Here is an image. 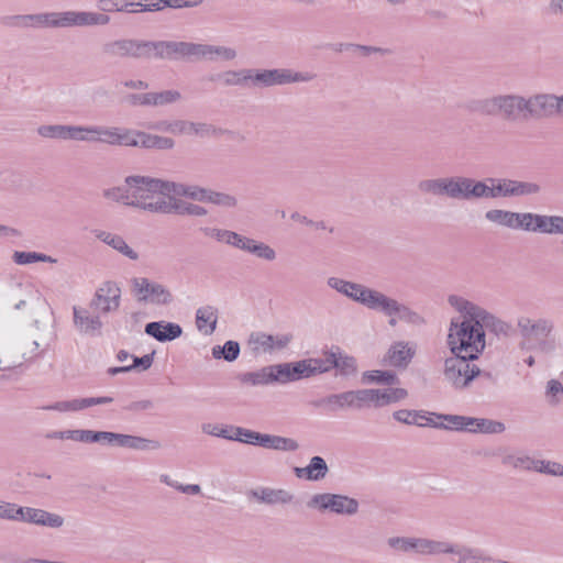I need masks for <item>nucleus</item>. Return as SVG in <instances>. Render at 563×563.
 Masks as SVG:
<instances>
[{
	"label": "nucleus",
	"mask_w": 563,
	"mask_h": 563,
	"mask_svg": "<svg viewBox=\"0 0 563 563\" xmlns=\"http://www.w3.org/2000/svg\"><path fill=\"white\" fill-rule=\"evenodd\" d=\"M450 306L459 313L450 321L446 345L451 354L478 358L486 347V332L507 335L510 324L461 296L451 295Z\"/></svg>",
	"instance_id": "obj_1"
},
{
	"label": "nucleus",
	"mask_w": 563,
	"mask_h": 563,
	"mask_svg": "<svg viewBox=\"0 0 563 563\" xmlns=\"http://www.w3.org/2000/svg\"><path fill=\"white\" fill-rule=\"evenodd\" d=\"M327 285L368 310L380 312L388 317V325L390 328H396L399 322L415 328L426 324V319L421 313L375 288L333 276L327 279Z\"/></svg>",
	"instance_id": "obj_2"
},
{
	"label": "nucleus",
	"mask_w": 563,
	"mask_h": 563,
	"mask_svg": "<svg viewBox=\"0 0 563 563\" xmlns=\"http://www.w3.org/2000/svg\"><path fill=\"white\" fill-rule=\"evenodd\" d=\"M125 183L130 185L131 207L151 213H173L170 188H174V181L132 175L125 178Z\"/></svg>",
	"instance_id": "obj_3"
},
{
	"label": "nucleus",
	"mask_w": 563,
	"mask_h": 563,
	"mask_svg": "<svg viewBox=\"0 0 563 563\" xmlns=\"http://www.w3.org/2000/svg\"><path fill=\"white\" fill-rule=\"evenodd\" d=\"M314 78L310 73H296L289 69H239L222 71L211 80H219L224 86H244L264 88L290 82H307Z\"/></svg>",
	"instance_id": "obj_4"
},
{
	"label": "nucleus",
	"mask_w": 563,
	"mask_h": 563,
	"mask_svg": "<svg viewBox=\"0 0 563 563\" xmlns=\"http://www.w3.org/2000/svg\"><path fill=\"white\" fill-rule=\"evenodd\" d=\"M516 325L521 351H537L543 354H552L555 351V342L550 338L554 331V322L551 319L520 316Z\"/></svg>",
	"instance_id": "obj_5"
},
{
	"label": "nucleus",
	"mask_w": 563,
	"mask_h": 563,
	"mask_svg": "<svg viewBox=\"0 0 563 563\" xmlns=\"http://www.w3.org/2000/svg\"><path fill=\"white\" fill-rule=\"evenodd\" d=\"M539 191L540 186L530 181L507 178H486L485 180L472 178V200L530 196Z\"/></svg>",
	"instance_id": "obj_6"
},
{
	"label": "nucleus",
	"mask_w": 563,
	"mask_h": 563,
	"mask_svg": "<svg viewBox=\"0 0 563 563\" xmlns=\"http://www.w3.org/2000/svg\"><path fill=\"white\" fill-rule=\"evenodd\" d=\"M473 110L482 115L497 117L514 121L526 119V98L520 95H497L479 99L473 103Z\"/></svg>",
	"instance_id": "obj_7"
},
{
	"label": "nucleus",
	"mask_w": 563,
	"mask_h": 563,
	"mask_svg": "<svg viewBox=\"0 0 563 563\" xmlns=\"http://www.w3.org/2000/svg\"><path fill=\"white\" fill-rule=\"evenodd\" d=\"M40 343L27 334L0 339V371L19 367L37 356Z\"/></svg>",
	"instance_id": "obj_8"
},
{
	"label": "nucleus",
	"mask_w": 563,
	"mask_h": 563,
	"mask_svg": "<svg viewBox=\"0 0 563 563\" xmlns=\"http://www.w3.org/2000/svg\"><path fill=\"white\" fill-rule=\"evenodd\" d=\"M420 192L433 196H446L455 200H472V178L465 176H452L442 178L423 179L419 181Z\"/></svg>",
	"instance_id": "obj_9"
},
{
	"label": "nucleus",
	"mask_w": 563,
	"mask_h": 563,
	"mask_svg": "<svg viewBox=\"0 0 563 563\" xmlns=\"http://www.w3.org/2000/svg\"><path fill=\"white\" fill-rule=\"evenodd\" d=\"M475 360L457 353L451 354L444 360L442 372L444 380L456 390L470 388L474 379L482 374V369L472 364Z\"/></svg>",
	"instance_id": "obj_10"
},
{
	"label": "nucleus",
	"mask_w": 563,
	"mask_h": 563,
	"mask_svg": "<svg viewBox=\"0 0 563 563\" xmlns=\"http://www.w3.org/2000/svg\"><path fill=\"white\" fill-rule=\"evenodd\" d=\"M308 508L320 512H331L342 516H353L358 511L355 498L331 493L314 494L307 503Z\"/></svg>",
	"instance_id": "obj_11"
},
{
	"label": "nucleus",
	"mask_w": 563,
	"mask_h": 563,
	"mask_svg": "<svg viewBox=\"0 0 563 563\" xmlns=\"http://www.w3.org/2000/svg\"><path fill=\"white\" fill-rule=\"evenodd\" d=\"M131 289L139 301L168 306L174 300L172 291L165 285L152 282L145 277L133 278L131 280Z\"/></svg>",
	"instance_id": "obj_12"
},
{
	"label": "nucleus",
	"mask_w": 563,
	"mask_h": 563,
	"mask_svg": "<svg viewBox=\"0 0 563 563\" xmlns=\"http://www.w3.org/2000/svg\"><path fill=\"white\" fill-rule=\"evenodd\" d=\"M122 290L117 282H103L93 292L89 308L101 316L114 313L121 306Z\"/></svg>",
	"instance_id": "obj_13"
},
{
	"label": "nucleus",
	"mask_w": 563,
	"mask_h": 563,
	"mask_svg": "<svg viewBox=\"0 0 563 563\" xmlns=\"http://www.w3.org/2000/svg\"><path fill=\"white\" fill-rule=\"evenodd\" d=\"M197 43L148 41V59H196Z\"/></svg>",
	"instance_id": "obj_14"
},
{
	"label": "nucleus",
	"mask_w": 563,
	"mask_h": 563,
	"mask_svg": "<svg viewBox=\"0 0 563 563\" xmlns=\"http://www.w3.org/2000/svg\"><path fill=\"white\" fill-rule=\"evenodd\" d=\"M439 418L446 422L445 428L456 431L501 433L505 430V424L503 422L489 419L457 415H440Z\"/></svg>",
	"instance_id": "obj_15"
},
{
	"label": "nucleus",
	"mask_w": 563,
	"mask_h": 563,
	"mask_svg": "<svg viewBox=\"0 0 563 563\" xmlns=\"http://www.w3.org/2000/svg\"><path fill=\"white\" fill-rule=\"evenodd\" d=\"M102 52L111 58L148 59V41L119 38L102 45Z\"/></svg>",
	"instance_id": "obj_16"
},
{
	"label": "nucleus",
	"mask_w": 563,
	"mask_h": 563,
	"mask_svg": "<svg viewBox=\"0 0 563 563\" xmlns=\"http://www.w3.org/2000/svg\"><path fill=\"white\" fill-rule=\"evenodd\" d=\"M292 335L288 333L267 334L265 332L251 333L247 345L254 354H272L284 350L291 342Z\"/></svg>",
	"instance_id": "obj_17"
},
{
	"label": "nucleus",
	"mask_w": 563,
	"mask_h": 563,
	"mask_svg": "<svg viewBox=\"0 0 563 563\" xmlns=\"http://www.w3.org/2000/svg\"><path fill=\"white\" fill-rule=\"evenodd\" d=\"M73 322L75 329L84 335H100L103 328L101 314L79 306L73 307Z\"/></svg>",
	"instance_id": "obj_18"
},
{
	"label": "nucleus",
	"mask_w": 563,
	"mask_h": 563,
	"mask_svg": "<svg viewBox=\"0 0 563 563\" xmlns=\"http://www.w3.org/2000/svg\"><path fill=\"white\" fill-rule=\"evenodd\" d=\"M320 404L327 407L329 411L361 410L365 407L363 389L331 394L324 397Z\"/></svg>",
	"instance_id": "obj_19"
},
{
	"label": "nucleus",
	"mask_w": 563,
	"mask_h": 563,
	"mask_svg": "<svg viewBox=\"0 0 563 563\" xmlns=\"http://www.w3.org/2000/svg\"><path fill=\"white\" fill-rule=\"evenodd\" d=\"M514 230L539 231L542 233L553 234V229L558 216H541L531 212L515 213Z\"/></svg>",
	"instance_id": "obj_20"
},
{
	"label": "nucleus",
	"mask_w": 563,
	"mask_h": 563,
	"mask_svg": "<svg viewBox=\"0 0 563 563\" xmlns=\"http://www.w3.org/2000/svg\"><path fill=\"white\" fill-rule=\"evenodd\" d=\"M526 119L549 118L558 113L556 95L537 93L526 98Z\"/></svg>",
	"instance_id": "obj_21"
},
{
	"label": "nucleus",
	"mask_w": 563,
	"mask_h": 563,
	"mask_svg": "<svg viewBox=\"0 0 563 563\" xmlns=\"http://www.w3.org/2000/svg\"><path fill=\"white\" fill-rule=\"evenodd\" d=\"M22 521L51 529H60L65 525V518L62 515L33 507H24Z\"/></svg>",
	"instance_id": "obj_22"
},
{
	"label": "nucleus",
	"mask_w": 563,
	"mask_h": 563,
	"mask_svg": "<svg viewBox=\"0 0 563 563\" xmlns=\"http://www.w3.org/2000/svg\"><path fill=\"white\" fill-rule=\"evenodd\" d=\"M363 395L365 407H384L405 399L408 391L405 388L363 389Z\"/></svg>",
	"instance_id": "obj_23"
},
{
	"label": "nucleus",
	"mask_w": 563,
	"mask_h": 563,
	"mask_svg": "<svg viewBox=\"0 0 563 563\" xmlns=\"http://www.w3.org/2000/svg\"><path fill=\"white\" fill-rule=\"evenodd\" d=\"M278 364L265 366L256 372L244 373L240 376V380L243 384L251 386H264L274 383L282 384V377H279Z\"/></svg>",
	"instance_id": "obj_24"
},
{
	"label": "nucleus",
	"mask_w": 563,
	"mask_h": 563,
	"mask_svg": "<svg viewBox=\"0 0 563 563\" xmlns=\"http://www.w3.org/2000/svg\"><path fill=\"white\" fill-rule=\"evenodd\" d=\"M252 496L258 503L271 506L288 505L294 500V495L289 490L283 488L260 487L252 490Z\"/></svg>",
	"instance_id": "obj_25"
},
{
	"label": "nucleus",
	"mask_w": 563,
	"mask_h": 563,
	"mask_svg": "<svg viewBox=\"0 0 563 563\" xmlns=\"http://www.w3.org/2000/svg\"><path fill=\"white\" fill-rule=\"evenodd\" d=\"M310 366L311 364L309 358L295 363H283L278 364L277 373H279V377H282V384H286L301 378L311 377L312 373Z\"/></svg>",
	"instance_id": "obj_26"
},
{
	"label": "nucleus",
	"mask_w": 563,
	"mask_h": 563,
	"mask_svg": "<svg viewBox=\"0 0 563 563\" xmlns=\"http://www.w3.org/2000/svg\"><path fill=\"white\" fill-rule=\"evenodd\" d=\"M145 333L159 342L173 341L183 334L179 324L165 321H154L145 325Z\"/></svg>",
	"instance_id": "obj_27"
},
{
	"label": "nucleus",
	"mask_w": 563,
	"mask_h": 563,
	"mask_svg": "<svg viewBox=\"0 0 563 563\" xmlns=\"http://www.w3.org/2000/svg\"><path fill=\"white\" fill-rule=\"evenodd\" d=\"M415 356V349L407 342L397 341L386 353L385 362L394 367L406 368Z\"/></svg>",
	"instance_id": "obj_28"
},
{
	"label": "nucleus",
	"mask_w": 563,
	"mask_h": 563,
	"mask_svg": "<svg viewBox=\"0 0 563 563\" xmlns=\"http://www.w3.org/2000/svg\"><path fill=\"white\" fill-rule=\"evenodd\" d=\"M236 249L253 254L257 258L267 262H273L277 257L276 251L271 245L244 235H241Z\"/></svg>",
	"instance_id": "obj_29"
},
{
	"label": "nucleus",
	"mask_w": 563,
	"mask_h": 563,
	"mask_svg": "<svg viewBox=\"0 0 563 563\" xmlns=\"http://www.w3.org/2000/svg\"><path fill=\"white\" fill-rule=\"evenodd\" d=\"M236 56L238 53L232 47L197 43L196 59L229 62L233 60Z\"/></svg>",
	"instance_id": "obj_30"
},
{
	"label": "nucleus",
	"mask_w": 563,
	"mask_h": 563,
	"mask_svg": "<svg viewBox=\"0 0 563 563\" xmlns=\"http://www.w3.org/2000/svg\"><path fill=\"white\" fill-rule=\"evenodd\" d=\"M452 555L457 558V563H504L503 560H494L485 555L481 550L453 542Z\"/></svg>",
	"instance_id": "obj_31"
},
{
	"label": "nucleus",
	"mask_w": 563,
	"mask_h": 563,
	"mask_svg": "<svg viewBox=\"0 0 563 563\" xmlns=\"http://www.w3.org/2000/svg\"><path fill=\"white\" fill-rule=\"evenodd\" d=\"M96 238L131 261H137L140 258L139 253L134 251L119 234L99 231L96 234Z\"/></svg>",
	"instance_id": "obj_32"
},
{
	"label": "nucleus",
	"mask_w": 563,
	"mask_h": 563,
	"mask_svg": "<svg viewBox=\"0 0 563 563\" xmlns=\"http://www.w3.org/2000/svg\"><path fill=\"white\" fill-rule=\"evenodd\" d=\"M112 446L129 448L133 450H157L161 448V444L155 440L114 432Z\"/></svg>",
	"instance_id": "obj_33"
},
{
	"label": "nucleus",
	"mask_w": 563,
	"mask_h": 563,
	"mask_svg": "<svg viewBox=\"0 0 563 563\" xmlns=\"http://www.w3.org/2000/svg\"><path fill=\"white\" fill-rule=\"evenodd\" d=\"M453 550V542L434 540L428 538L417 539L416 553L420 555H441L451 554Z\"/></svg>",
	"instance_id": "obj_34"
},
{
	"label": "nucleus",
	"mask_w": 563,
	"mask_h": 563,
	"mask_svg": "<svg viewBox=\"0 0 563 563\" xmlns=\"http://www.w3.org/2000/svg\"><path fill=\"white\" fill-rule=\"evenodd\" d=\"M256 445L277 451H296L299 444L291 438L260 433L256 438Z\"/></svg>",
	"instance_id": "obj_35"
},
{
	"label": "nucleus",
	"mask_w": 563,
	"mask_h": 563,
	"mask_svg": "<svg viewBox=\"0 0 563 563\" xmlns=\"http://www.w3.org/2000/svg\"><path fill=\"white\" fill-rule=\"evenodd\" d=\"M218 321V310L212 306H203L197 310L196 313V327L197 329L206 334L211 335L216 328Z\"/></svg>",
	"instance_id": "obj_36"
},
{
	"label": "nucleus",
	"mask_w": 563,
	"mask_h": 563,
	"mask_svg": "<svg viewBox=\"0 0 563 563\" xmlns=\"http://www.w3.org/2000/svg\"><path fill=\"white\" fill-rule=\"evenodd\" d=\"M140 146L145 150H173L175 147V141L168 136H161L157 134H150L141 131L140 134Z\"/></svg>",
	"instance_id": "obj_37"
},
{
	"label": "nucleus",
	"mask_w": 563,
	"mask_h": 563,
	"mask_svg": "<svg viewBox=\"0 0 563 563\" xmlns=\"http://www.w3.org/2000/svg\"><path fill=\"white\" fill-rule=\"evenodd\" d=\"M13 19L19 27L51 29V12L16 15Z\"/></svg>",
	"instance_id": "obj_38"
},
{
	"label": "nucleus",
	"mask_w": 563,
	"mask_h": 563,
	"mask_svg": "<svg viewBox=\"0 0 563 563\" xmlns=\"http://www.w3.org/2000/svg\"><path fill=\"white\" fill-rule=\"evenodd\" d=\"M202 232L206 236L233 247H238L241 238V234L234 231L219 228H205Z\"/></svg>",
	"instance_id": "obj_39"
},
{
	"label": "nucleus",
	"mask_w": 563,
	"mask_h": 563,
	"mask_svg": "<svg viewBox=\"0 0 563 563\" xmlns=\"http://www.w3.org/2000/svg\"><path fill=\"white\" fill-rule=\"evenodd\" d=\"M184 96L179 90L166 89L152 91V107H165L183 101Z\"/></svg>",
	"instance_id": "obj_40"
},
{
	"label": "nucleus",
	"mask_w": 563,
	"mask_h": 563,
	"mask_svg": "<svg viewBox=\"0 0 563 563\" xmlns=\"http://www.w3.org/2000/svg\"><path fill=\"white\" fill-rule=\"evenodd\" d=\"M77 26L107 25L110 18L107 14L91 11H76Z\"/></svg>",
	"instance_id": "obj_41"
},
{
	"label": "nucleus",
	"mask_w": 563,
	"mask_h": 563,
	"mask_svg": "<svg viewBox=\"0 0 563 563\" xmlns=\"http://www.w3.org/2000/svg\"><path fill=\"white\" fill-rule=\"evenodd\" d=\"M12 260L18 265H27V264H33L36 262H45V263L55 264L57 262L56 258L48 256L46 254H43V253L21 252V251L13 252Z\"/></svg>",
	"instance_id": "obj_42"
},
{
	"label": "nucleus",
	"mask_w": 563,
	"mask_h": 563,
	"mask_svg": "<svg viewBox=\"0 0 563 563\" xmlns=\"http://www.w3.org/2000/svg\"><path fill=\"white\" fill-rule=\"evenodd\" d=\"M515 213L508 210L492 209L485 213V219L492 223L514 230ZM518 217H516L517 219Z\"/></svg>",
	"instance_id": "obj_43"
},
{
	"label": "nucleus",
	"mask_w": 563,
	"mask_h": 563,
	"mask_svg": "<svg viewBox=\"0 0 563 563\" xmlns=\"http://www.w3.org/2000/svg\"><path fill=\"white\" fill-rule=\"evenodd\" d=\"M154 354H155V351H153L151 354H146L142 357H132L133 360V363L131 365H124V366H119V367H110L108 369V373L112 376L117 375V374H120V373H126V372H130L134 368H137V367H141L142 371H146L148 369L152 364H153V361H154Z\"/></svg>",
	"instance_id": "obj_44"
},
{
	"label": "nucleus",
	"mask_w": 563,
	"mask_h": 563,
	"mask_svg": "<svg viewBox=\"0 0 563 563\" xmlns=\"http://www.w3.org/2000/svg\"><path fill=\"white\" fill-rule=\"evenodd\" d=\"M189 135L199 137H217L223 135L227 131L206 122L189 121Z\"/></svg>",
	"instance_id": "obj_45"
},
{
	"label": "nucleus",
	"mask_w": 563,
	"mask_h": 563,
	"mask_svg": "<svg viewBox=\"0 0 563 563\" xmlns=\"http://www.w3.org/2000/svg\"><path fill=\"white\" fill-rule=\"evenodd\" d=\"M536 459H532L526 454H509L504 456L503 464L515 470L520 471H533Z\"/></svg>",
	"instance_id": "obj_46"
},
{
	"label": "nucleus",
	"mask_w": 563,
	"mask_h": 563,
	"mask_svg": "<svg viewBox=\"0 0 563 563\" xmlns=\"http://www.w3.org/2000/svg\"><path fill=\"white\" fill-rule=\"evenodd\" d=\"M36 133L43 139L67 141V124H42Z\"/></svg>",
	"instance_id": "obj_47"
},
{
	"label": "nucleus",
	"mask_w": 563,
	"mask_h": 563,
	"mask_svg": "<svg viewBox=\"0 0 563 563\" xmlns=\"http://www.w3.org/2000/svg\"><path fill=\"white\" fill-rule=\"evenodd\" d=\"M41 410L45 411H57V412H75L84 409V399L76 398L71 400L56 401L51 405L40 407Z\"/></svg>",
	"instance_id": "obj_48"
},
{
	"label": "nucleus",
	"mask_w": 563,
	"mask_h": 563,
	"mask_svg": "<svg viewBox=\"0 0 563 563\" xmlns=\"http://www.w3.org/2000/svg\"><path fill=\"white\" fill-rule=\"evenodd\" d=\"M103 197L108 200L131 207L130 185H128L125 181L122 186L106 189L103 191Z\"/></svg>",
	"instance_id": "obj_49"
},
{
	"label": "nucleus",
	"mask_w": 563,
	"mask_h": 563,
	"mask_svg": "<svg viewBox=\"0 0 563 563\" xmlns=\"http://www.w3.org/2000/svg\"><path fill=\"white\" fill-rule=\"evenodd\" d=\"M240 354V345L235 341H228L223 346L216 345L212 347V356L216 360L224 358L228 362H233Z\"/></svg>",
	"instance_id": "obj_50"
},
{
	"label": "nucleus",
	"mask_w": 563,
	"mask_h": 563,
	"mask_svg": "<svg viewBox=\"0 0 563 563\" xmlns=\"http://www.w3.org/2000/svg\"><path fill=\"white\" fill-rule=\"evenodd\" d=\"M119 129L115 126L92 125L93 142H104L117 145Z\"/></svg>",
	"instance_id": "obj_51"
},
{
	"label": "nucleus",
	"mask_w": 563,
	"mask_h": 563,
	"mask_svg": "<svg viewBox=\"0 0 563 563\" xmlns=\"http://www.w3.org/2000/svg\"><path fill=\"white\" fill-rule=\"evenodd\" d=\"M98 7L104 12H136L135 2L131 0H100Z\"/></svg>",
	"instance_id": "obj_52"
},
{
	"label": "nucleus",
	"mask_w": 563,
	"mask_h": 563,
	"mask_svg": "<svg viewBox=\"0 0 563 563\" xmlns=\"http://www.w3.org/2000/svg\"><path fill=\"white\" fill-rule=\"evenodd\" d=\"M334 361L335 364H333V368H336L343 376L354 375L357 371L356 361L352 356L334 352Z\"/></svg>",
	"instance_id": "obj_53"
},
{
	"label": "nucleus",
	"mask_w": 563,
	"mask_h": 563,
	"mask_svg": "<svg viewBox=\"0 0 563 563\" xmlns=\"http://www.w3.org/2000/svg\"><path fill=\"white\" fill-rule=\"evenodd\" d=\"M77 26L76 11L51 12V29Z\"/></svg>",
	"instance_id": "obj_54"
},
{
	"label": "nucleus",
	"mask_w": 563,
	"mask_h": 563,
	"mask_svg": "<svg viewBox=\"0 0 563 563\" xmlns=\"http://www.w3.org/2000/svg\"><path fill=\"white\" fill-rule=\"evenodd\" d=\"M67 141L93 142L92 125H67Z\"/></svg>",
	"instance_id": "obj_55"
},
{
	"label": "nucleus",
	"mask_w": 563,
	"mask_h": 563,
	"mask_svg": "<svg viewBox=\"0 0 563 563\" xmlns=\"http://www.w3.org/2000/svg\"><path fill=\"white\" fill-rule=\"evenodd\" d=\"M172 207L173 212H177L179 214L205 217L208 213L207 209L199 205L177 201L175 198H172Z\"/></svg>",
	"instance_id": "obj_56"
},
{
	"label": "nucleus",
	"mask_w": 563,
	"mask_h": 563,
	"mask_svg": "<svg viewBox=\"0 0 563 563\" xmlns=\"http://www.w3.org/2000/svg\"><path fill=\"white\" fill-rule=\"evenodd\" d=\"M22 308H27V310L33 316H40L42 318L49 317L52 314L51 307L45 300H37V301H31L27 302L25 300H21L19 303L15 305V309L20 310Z\"/></svg>",
	"instance_id": "obj_57"
},
{
	"label": "nucleus",
	"mask_w": 563,
	"mask_h": 563,
	"mask_svg": "<svg viewBox=\"0 0 563 563\" xmlns=\"http://www.w3.org/2000/svg\"><path fill=\"white\" fill-rule=\"evenodd\" d=\"M308 481H320L329 472L325 461L321 456H313L308 465Z\"/></svg>",
	"instance_id": "obj_58"
},
{
	"label": "nucleus",
	"mask_w": 563,
	"mask_h": 563,
	"mask_svg": "<svg viewBox=\"0 0 563 563\" xmlns=\"http://www.w3.org/2000/svg\"><path fill=\"white\" fill-rule=\"evenodd\" d=\"M364 379L369 383L388 384L393 385L398 383L395 373L390 371H369L364 373Z\"/></svg>",
	"instance_id": "obj_59"
},
{
	"label": "nucleus",
	"mask_w": 563,
	"mask_h": 563,
	"mask_svg": "<svg viewBox=\"0 0 563 563\" xmlns=\"http://www.w3.org/2000/svg\"><path fill=\"white\" fill-rule=\"evenodd\" d=\"M393 416L397 421L406 424L424 426L422 420H427V418L423 415L416 410L401 409L395 411Z\"/></svg>",
	"instance_id": "obj_60"
},
{
	"label": "nucleus",
	"mask_w": 563,
	"mask_h": 563,
	"mask_svg": "<svg viewBox=\"0 0 563 563\" xmlns=\"http://www.w3.org/2000/svg\"><path fill=\"white\" fill-rule=\"evenodd\" d=\"M309 361L311 364L310 367L312 376L329 372L331 368H333V364H335L334 352L325 353L324 358H309Z\"/></svg>",
	"instance_id": "obj_61"
},
{
	"label": "nucleus",
	"mask_w": 563,
	"mask_h": 563,
	"mask_svg": "<svg viewBox=\"0 0 563 563\" xmlns=\"http://www.w3.org/2000/svg\"><path fill=\"white\" fill-rule=\"evenodd\" d=\"M418 538L393 537L387 540L390 548L401 552H415L417 549Z\"/></svg>",
	"instance_id": "obj_62"
},
{
	"label": "nucleus",
	"mask_w": 563,
	"mask_h": 563,
	"mask_svg": "<svg viewBox=\"0 0 563 563\" xmlns=\"http://www.w3.org/2000/svg\"><path fill=\"white\" fill-rule=\"evenodd\" d=\"M232 427L219 423H203L201 430L208 435L232 440Z\"/></svg>",
	"instance_id": "obj_63"
},
{
	"label": "nucleus",
	"mask_w": 563,
	"mask_h": 563,
	"mask_svg": "<svg viewBox=\"0 0 563 563\" xmlns=\"http://www.w3.org/2000/svg\"><path fill=\"white\" fill-rule=\"evenodd\" d=\"M533 471L561 477L563 476V464L553 461L536 460Z\"/></svg>",
	"instance_id": "obj_64"
}]
</instances>
